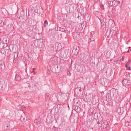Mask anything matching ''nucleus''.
Masks as SVG:
<instances>
[{
	"instance_id": "nucleus-1",
	"label": "nucleus",
	"mask_w": 131,
	"mask_h": 131,
	"mask_svg": "<svg viewBox=\"0 0 131 131\" xmlns=\"http://www.w3.org/2000/svg\"><path fill=\"white\" fill-rule=\"evenodd\" d=\"M9 126V122L8 121H5L3 124L2 128L4 130H6Z\"/></svg>"
},
{
	"instance_id": "nucleus-2",
	"label": "nucleus",
	"mask_w": 131,
	"mask_h": 131,
	"mask_svg": "<svg viewBox=\"0 0 131 131\" xmlns=\"http://www.w3.org/2000/svg\"><path fill=\"white\" fill-rule=\"evenodd\" d=\"M122 83L123 86L127 88L130 86V83L129 81L126 79L123 80L122 82Z\"/></svg>"
},
{
	"instance_id": "nucleus-3",
	"label": "nucleus",
	"mask_w": 131,
	"mask_h": 131,
	"mask_svg": "<svg viewBox=\"0 0 131 131\" xmlns=\"http://www.w3.org/2000/svg\"><path fill=\"white\" fill-rule=\"evenodd\" d=\"M79 50V47L77 46H74L72 50V53L74 55H77L78 52Z\"/></svg>"
},
{
	"instance_id": "nucleus-4",
	"label": "nucleus",
	"mask_w": 131,
	"mask_h": 131,
	"mask_svg": "<svg viewBox=\"0 0 131 131\" xmlns=\"http://www.w3.org/2000/svg\"><path fill=\"white\" fill-rule=\"evenodd\" d=\"M7 20L5 18H3L0 20V26H3L6 25Z\"/></svg>"
},
{
	"instance_id": "nucleus-5",
	"label": "nucleus",
	"mask_w": 131,
	"mask_h": 131,
	"mask_svg": "<svg viewBox=\"0 0 131 131\" xmlns=\"http://www.w3.org/2000/svg\"><path fill=\"white\" fill-rule=\"evenodd\" d=\"M36 84L35 83H30L29 86V88H32V90H34V89H36Z\"/></svg>"
},
{
	"instance_id": "nucleus-6",
	"label": "nucleus",
	"mask_w": 131,
	"mask_h": 131,
	"mask_svg": "<svg viewBox=\"0 0 131 131\" xmlns=\"http://www.w3.org/2000/svg\"><path fill=\"white\" fill-rule=\"evenodd\" d=\"M110 95L109 94L106 95L105 97L106 100L107 102L110 101L111 100L110 97Z\"/></svg>"
},
{
	"instance_id": "nucleus-7",
	"label": "nucleus",
	"mask_w": 131,
	"mask_h": 131,
	"mask_svg": "<svg viewBox=\"0 0 131 131\" xmlns=\"http://www.w3.org/2000/svg\"><path fill=\"white\" fill-rule=\"evenodd\" d=\"M15 79L16 81H19L21 79V78L19 74H16Z\"/></svg>"
},
{
	"instance_id": "nucleus-8",
	"label": "nucleus",
	"mask_w": 131,
	"mask_h": 131,
	"mask_svg": "<svg viewBox=\"0 0 131 131\" xmlns=\"http://www.w3.org/2000/svg\"><path fill=\"white\" fill-rule=\"evenodd\" d=\"M101 28L102 29H103L105 28L106 26V24H104V22L103 21H101Z\"/></svg>"
},
{
	"instance_id": "nucleus-9",
	"label": "nucleus",
	"mask_w": 131,
	"mask_h": 131,
	"mask_svg": "<svg viewBox=\"0 0 131 131\" xmlns=\"http://www.w3.org/2000/svg\"><path fill=\"white\" fill-rule=\"evenodd\" d=\"M94 14L96 16H98L100 15L99 11L94 10Z\"/></svg>"
},
{
	"instance_id": "nucleus-10",
	"label": "nucleus",
	"mask_w": 131,
	"mask_h": 131,
	"mask_svg": "<svg viewBox=\"0 0 131 131\" xmlns=\"http://www.w3.org/2000/svg\"><path fill=\"white\" fill-rule=\"evenodd\" d=\"M121 107H118L117 108V111L118 114L121 113L122 112H122L121 111Z\"/></svg>"
},
{
	"instance_id": "nucleus-11",
	"label": "nucleus",
	"mask_w": 131,
	"mask_h": 131,
	"mask_svg": "<svg viewBox=\"0 0 131 131\" xmlns=\"http://www.w3.org/2000/svg\"><path fill=\"white\" fill-rule=\"evenodd\" d=\"M113 2L109 1L108 2V4L111 6H112L113 4Z\"/></svg>"
},
{
	"instance_id": "nucleus-12",
	"label": "nucleus",
	"mask_w": 131,
	"mask_h": 131,
	"mask_svg": "<svg viewBox=\"0 0 131 131\" xmlns=\"http://www.w3.org/2000/svg\"><path fill=\"white\" fill-rule=\"evenodd\" d=\"M72 0H67L66 4L68 5H70L71 4Z\"/></svg>"
},
{
	"instance_id": "nucleus-13",
	"label": "nucleus",
	"mask_w": 131,
	"mask_h": 131,
	"mask_svg": "<svg viewBox=\"0 0 131 131\" xmlns=\"http://www.w3.org/2000/svg\"><path fill=\"white\" fill-rule=\"evenodd\" d=\"M48 25V21L47 20H45L44 22V26L45 27H46Z\"/></svg>"
},
{
	"instance_id": "nucleus-14",
	"label": "nucleus",
	"mask_w": 131,
	"mask_h": 131,
	"mask_svg": "<svg viewBox=\"0 0 131 131\" xmlns=\"http://www.w3.org/2000/svg\"><path fill=\"white\" fill-rule=\"evenodd\" d=\"M125 66L126 68V70H130L131 67L130 66L127 65H125Z\"/></svg>"
},
{
	"instance_id": "nucleus-15",
	"label": "nucleus",
	"mask_w": 131,
	"mask_h": 131,
	"mask_svg": "<svg viewBox=\"0 0 131 131\" xmlns=\"http://www.w3.org/2000/svg\"><path fill=\"white\" fill-rule=\"evenodd\" d=\"M108 122H106L104 123V127H105V128L108 125Z\"/></svg>"
},
{
	"instance_id": "nucleus-16",
	"label": "nucleus",
	"mask_w": 131,
	"mask_h": 131,
	"mask_svg": "<svg viewBox=\"0 0 131 131\" xmlns=\"http://www.w3.org/2000/svg\"><path fill=\"white\" fill-rule=\"evenodd\" d=\"M100 8L101 9L103 10L104 9V5L103 4H100Z\"/></svg>"
},
{
	"instance_id": "nucleus-17",
	"label": "nucleus",
	"mask_w": 131,
	"mask_h": 131,
	"mask_svg": "<svg viewBox=\"0 0 131 131\" xmlns=\"http://www.w3.org/2000/svg\"><path fill=\"white\" fill-rule=\"evenodd\" d=\"M104 84H103V85L104 84V86H107V85H108V82H107V81L106 80H105V82L104 81Z\"/></svg>"
},
{
	"instance_id": "nucleus-18",
	"label": "nucleus",
	"mask_w": 131,
	"mask_h": 131,
	"mask_svg": "<svg viewBox=\"0 0 131 131\" xmlns=\"http://www.w3.org/2000/svg\"><path fill=\"white\" fill-rule=\"evenodd\" d=\"M131 62V60H129L127 62V64L126 65H129V66H130L129 65L130 64Z\"/></svg>"
},
{
	"instance_id": "nucleus-19",
	"label": "nucleus",
	"mask_w": 131,
	"mask_h": 131,
	"mask_svg": "<svg viewBox=\"0 0 131 131\" xmlns=\"http://www.w3.org/2000/svg\"><path fill=\"white\" fill-rule=\"evenodd\" d=\"M3 67H4V66L3 65V64H2V63H1L0 64V68H1V69L2 70L3 69H4L3 68Z\"/></svg>"
},
{
	"instance_id": "nucleus-20",
	"label": "nucleus",
	"mask_w": 131,
	"mask_h": 131,
	"mask_svg": "<svg viewBox=\"0 0 131 131\" xmlns=\"http://www.w3.org/2000/svg\"><path fill=\"white\" fill-rule=\"evenodd\" d=\"M106 34H107V35H110V31L108 30H108H107L106 32Z\"/></svg>"
},
{
	"instance_id": "nucleus-21",
	"label": "nucleus",
	"mask_w": 131,
	"mask_h": 131,
	"mask_svg": "<svg viewBox=\"0 0 131 131\" xmlns=\"http://www.w3.org/2000/svg\"><path fill=\"white\" fill-rule=\"evenodd\" d=\"M78 107L77 106H76V107H75L74 110H75V111L77 112H78L79 111H78Z\"/></svg>"
},
{
	"instance_id": "nucleus-22",
	"label": "nucleus",
	"mask_w": 131,
	"mask_h": 131,
	"mask_svg": "<svg viewBox=\"0 0 131 131\" xmlns=\"http://www.w3.org/2000/svg\"><path fill=\"white\" fill-rule=\"evenodd\" d=\"M94 34V31H92V32H91V34H90L91 36H90L91 37H92V35H93Z\"/></svg>"
},
{
	"instance_id": "nucleus-23",
	"label": "nucleus",
	"mask_w": 131,
	"mask_h": 131,
	"mask_svg": "<svg viewBox=\"0 0 131 131\" xmlns=\"http://www.w3.org/2000/svg\"><path fill=\"white\" fill-rule=\"evenodd\" d=\"M62 29V30H61V28H59V31H63H63H64V30L63 29Z\"/></svg>"
},
{
	"instance_id": "nucleus-24",
	"label": "nucleus",
	"mask_w": 131,
	"mask_h": 131,
	"mask_svg": "<svg viewBox=\"0 0 131 131\" xmlns=\"http://www.w3.org/2000/svg\"><path fill=\"white\" fill-rule=\"evenodd\" d=\"M79 90L80 92H81L82 91V90L81 89H79Z\"/></svg>"
},
{
	"instance_id": "nucleus-25",
	"label": "nucleus",
	"mask_w": 131,
	"mask_h": 131,
	"mask_svg": "<svg viewBox=\"0 0 131 131\" xmlns=\"http://www.w3.org/2000/svg\"><path fill=\"white\" fill-rule=\"evenodd\" d=\"M35 69L34 68H33L32 70V72H34V70H35Z\"/></svg>"
},
{
	"instance_id": "nucleus-26",
	"label": "nucleus",
	"mask_w": 131,
	"mask_h": 131,
	"mask_svg": "<svg viewBox=\"0 0 131 131\" xmlns=\"http://www.w3.org/2000/svg\"><path fill=\"white\" fill-rule=\"evenodd\" d=\"M118 1H122L121 2V4H122V3H123V0H118Z\"/></svg>"
},
{
	"instance_id": "nucleus-27",
	"label": "nucleus",
	"mask_w": 131,
	"mask_h": 131,
	"mask_svg": "<svg viewBox=\"0 0 131 131\" xmlns=\"http://www.w3.org/2000/svg\"><path fill=\"white\" fill-rule=\"evenodd\" d=\"M37 120H36V121H35V123H37V124H38V123L37 122H36V121Z\"/></svg>"
},
{
	"instance_id": "nucleus-28",
	"label": "nucleus",
	"mask_w": 131,
	"mask_h": 131,
	"mask_svg": "<svg viewBox=\"0 0 131 131\" xmlns=\"http://www.w3.org/2000/svg\"><path fill=\"white\" fill-rule=\"evenodd\" d=\"M120 1H118V4H119V3H120Z\"/></svg>"
},
{
	"instance_id": "nucleus-29",
	"label": "nucleus",
	"mask_w": 131,
	"mask_h": 131,
	"mask_svg": "<svg viewBox=\"0 0 131 131\" xmlns=\"http://www.w3.org/2000/svg\"><path fill=\"white\" fill-rule=\"evenodd\" d=\"M79 34H78L77 35V36L78 37H79Z\"/></svg>"
},
{
	"instance_id": "nucleus-30",
	"label": "nucleus",
	"mask_w": 131,
	"mask_h": 131,
	"mask_svg": "<svg viewBox=\"0 0 131 131\" xmlns=\"http://www.w3.org/2000/svg\"><path fill=\"white\" fill-rule=\"evenodd\" d=\"M124 58L123 57H122V61H123V59L124 60Z\"/></svg>"
},
{
	"instance_id": "nucleus-31",
	"label": "nucleus",
	"mask_w": 131,
	"mask_h": 131,
	"mask_svg": "<svg viewBox=\"0 0 131 131\" xmlns=\"http://www.w3.org/2000/svg\"><path fill=\"white\" fill-rule=\"evenodd\" d=\"M97 123L98 124H100V122L99 121H98L97 122Z\"/></svg>"
},
{
	"instance_id": "nucleus-32",
	"label": "nucleus",
	"mask_w": 131,
	"mask_h": 131,
	"mask_svg": "<svg viewBox=\"0 0 131 131\" xmlns=\"http://www.w3.org/2000/svg\"><path fill=\"white\" fill-rule=\"evenodd\" d=\"M129 51H130V50H128V51H127V53H129Z\"/></svg>"
},
{
	"instance_id": "nucleus-33",
	"label": "nucleus",
	"mask_w": 131,
	"mask_h": 131,
	"mask_svg": "<svg viewBox=\"0 0 131 131\" xmlns=\"http://www.w3.org/2000/svg\"><path fill=\"white\" fill-rule=\"evenodd\" d=\"M128 48L129 49H131V47H128Z\"/></svg>"
},
{
	"instance_id": "nucleus-34",
	"label": "nucleus",
	"mask_w": 131,
	"mask_h": 131,
	"mask_svg": "<svg viewBox=\"0 0 131 131\" xmlns=\"http://www.w3.org/2000/svg\"><path fill=\"white\" fill-rule=\"evenodd\" d=\"M72 60L71 59V63H72Z\"/></svg>"
},
{
	"instance_id": "nucleus-35",
	"label": "nucleus",
	"mask_w": 131,
	"mask_h": 131,
	"mask_svg": "<svg viewBox=\"0 0 131 131\" xmlns=\"http://www.w3.org/2000/svg\"><path fill=\"white\" fill-rule=\"evenodd\" d=\"M129 50H130V51H131V49H129Z\"/></svg>"
},
{
	"instance_id": "nucleus-36",
	"label": "nucleus",
	"mask_w": 131,
	"mask_h": 131,
	"mask_svg": "<svg viewBox=\"0 0 131 131\" xmlns=\"http://www.w3.org/2000/svg\"><path fill=\"white\" fill-rule=\"evenodd\" d=\"M91 41H91L90 42H91Z\"/></svg>"
}]
</instances>
